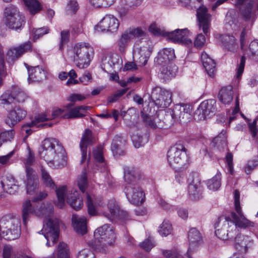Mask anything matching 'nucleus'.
<instances>
[{
  "label": "nucleus",
  "mask_w": 258,
  "mask_h": 258,
  "mask_svg": "<svg viewBox=\"0 0 258 258\" xmlns=\"http://www.w3.org/2000/svg\"><path fill=\"white\" fill-rule=\"evenodd\" d=\"M222 40L224 47L228 51L234 52L238 48V42L234 36L225 35Z\"/></svg>",
  "instance_id": "nucleus-37"
},
{
  "label": "nucleus",
  "mask_w": 258,
  "mask_h": 258,
  "mask_svg": "<svg viewBox=\"0 0 258 258\" xmlns=\"http://www.w3.org/2000/svg\"><path fill=\"white\" fill-rule=\"evenodd\" d=\"M145 33L140 28H130L121 33L116 42L118 50L121 53H124L127 49L130 41L135 38L142 37Z\"/></svg>",
  "instance_id": "nucleus-15"
},
{
  "label": "nucleus",
  "mask_w": 258,
  "mask_h": 258,
  "mask_svg": "<svg viewBox=\"0 0 258 258\" xmlns=\"http://www.w3.org/2000/svg\"><path fill=\"white\" fill-rule=\"evenodd\" d=\"M216 101L209 99L203 101L195 111L194 118L200 121L205 120L207 117L213 115L216 111Z\"/></svg>",
  "instance_id": "nucleus-18"
},
{
  "label": "nucleus",
  "mask_w": 258,
  "mask_h": 258,
  "mask_svg": "<svg viewBox=\"0 0 258 258\" xmlns=\"http://www.w3.org/2000/svg\"><path fill=\"white\" fill-rule=\"evenodd\" d=\"M203 0H190L187 9H197V16L199 21V26L202 28L206 35H208L211 25V16L208 13L207 9L202 5Z\"/></svg>",
  "instance_id": "nucleus-13"
},
{
  "label": "nucleus",
  "mask_w": 258,
  "mask_h": 258,
  "mask_svg": "<svg viewBox=\"0 0 258 258\" xmlns=\"http://www.w3.org/2000/svg\"><path fill=\"white\" fill-rule=\"evenodd\" d=\"M26 115V112L19 106H15L8 111L6 123L13 127L23 120Z\"/></svg>",
  "instance_id": "nucleus-24"
},
{
  "label": "nucleus",
  "mask_w": 258,
  "mask_h": 258,
  "mask_svg": "<svg viewBox=\"0 0 258 258\" xmlns=\"http://www.w3.org/2000/svg\"><path fill=\"white\" fill-rule=\"evenodd\" d=\"M74 59L77 66L80 69H84L89 66L94 50L88 44L77 43L74 46Z\"/></svg>",
  "instance_id": "nucleus-10"
},
{
  "label": "nucleus",
  "mask_w": 258,
  "mask_h": 258,
  "mask_svg": "<svg viewBox=\"0 0 258 258\" xmlns=\"http://www.w3.org/2000/svg\"><path fill=\"white\" fill-rule=\"evenodd\" d=\"M172 229V226L169 221L165 220L159 227L158 231L162 236H166L171 233Z\"/></svg>",
  "instance_id": "nucleus-47"
},
{
  "label": "nucleus",
  "mask_w": 258,
  "mask_h": 258,
  "mask_svg": "<svg viewBox=\"0 0 258 258\" xmlns=\"http://www.w3.org/2000/svg\"><path fill=\"white\" fill-rule=\"evenodd\" d=\"M258 165V158L256 159H253L248 161L246 166L245 168V171L247 173H250L251 171L253 170L256 166Z\"/></svg>",
  "instance_id": "nucleus-60"
},
{
  "label": "nucleus",
  "mask_w": 258,
  "mask_h": 258,
  "mask_svg": "<svg viewBox=\"0 0 258 258\" xmlns=\"http://www.w3.org/2000/svg\"><path fill=\"white\" fill-rule=\"evenodd\" d=\"M40 213L33 209V213L44 217L43 230L44 231V237L47 240L46 245L51 246L49 241L51 240L54 244L58 240L59 236V220L53 217V207L49 204L46 207L41 208Z\"/></svg>",
  "instance_id": "nucleus-4"
},
{
  "label": "nucleus",
  "mask_w": 258,
  "mask_h": 258,
  "mask_svg": "<svg viewBox=\"0 0 258 258\" xmlns=\"http://www.w3.org/2000/svg\"><path fill=\"white\" fill-rule=\"evenodd\" d=\"M233 240H234V244L236 248L245 249L247 247L248 237L244 235L239 234L238 230L237 235Z\"/></svg>",
  "instance_id": "nucleus-41"
},
{
  "label": "nucleus",
  "mask_w": 258,
  "mask_h": 258,
  "mask_svg": "<svg viewBox=\"0 0 258 258\" xmlns=\"http://www.w3.org/2000/svg\"><path fill=\"white\" fill-rule=\"evenodd\" d=\"M232 87L228 86L221 89L218 94L219 101L224 104H229L233 100Z\"/></svg>",
  "instance_id": "nucleus-32"
},
{
  "label": "nucleus",
  "mask_w": 258,
  "mask_h": 258,
  "mask_svg": "<svg viewBox=\"0 0 258 258\" xmlns=\"http://www.w3.org/2000/svg\"><path fill=\"white\" fill-rule=\"evenodd\" d=\"M206 42L205 37L202 33L199 34L194 42V45L197 48H201Z\"/></svg>",
  "instance_id": "nucleus-59"
},
{
  "label": "nucleus",
  "mask_w": 258,
  "mask_h": 258,
  "mask_svg": "<svg viewBox=\"0 0 258 258\" xmlns=\"http://www.w3.org/2000/svg\"><path fill=\"white\" fill-rule=\"evenodd\" d=\"M190 33L187 29H177L171 32H168L167 37L174 42L190 45L192 41L188 38Z\"/></svg>",
  "instance_id": "nucleus-21"
},
{
  "label": "nucleus",
  "mask_w": 258,
  "mask_h": 258,
  "mask_svg": "<svg viewBox=\"0 0 258 258\" xmlns=\"http://www.w3.org/2000/svg\"><path fill=\"white\" fill-rule=\"evenodd\" d=\"M92 75L89 72H85L83 75L79 78V81L84 85H88L91 82Z\"/></svg>",
  "instance_id": "nucleus-62"
},
{
  "label": "nucleus",
  "mask_w": 258,
  "mask_h": 258,
  "mask_svg": "<svg viewBox=\"0 0 258 258\" xmlns=\"http://www.w3.org/2000/svg\"><path fill=\"white\" fill-rule=\"evenodd\" d=\"M98 205L103 208L104 211L103 212V215L111 222L118 219L125 222L130 219V216L127 212L121 210L114 199L109 200L106 205H103L101 202L98 203Z\"/></svg>",
  "instance_id": "nucleus-11"
},
{
  "label": "nucleus",
  "mask_w": 258,
  "mask_h": 258,
  "mask_svg": "<svg viewBox=\"0 0 258 258\" xmlns=\"http://www.w3.org/2000/svg\"><path fill=\"white\" fill-rule=\"evenodd\" d=\"M203 66L209 76L213 77L215 72V62L206 52L201 54Z\"/></svg>",
  "instance_id": "nucleus-31"
},
{
  "label": "nucleus",
  "mask_w": 258,
  "mask_h": 258,
  "mask_svg": "<svg viewBox=\"0 0 258 258\" xmlns=\"http://www.w3.org/2000/svg\"><path fill=\"white\" fill-rule=\"evenodd\" d=\"M203 187L201 180L197 175L193 178L191 183L188 185V195L191 200L197 201L203 197Z\"/></svg>",
  "instance_id": "nucleus-25"
},
{
  "label": "nucleus",
  "mask_w": 258,
  "mask_h": 258,
  "mask_svg": "<svg viewBox=\"0 0 258 258\" xmlns=\"http://www.w3.org/2000/svg\"><path fill=\"white\" fill-rule=\"evenodd\" d=\"M48 119L49 118L47 117L46 115L44 114H41L36 115L35 117V119L33 120V127L46 128L52 126V123H41L39 124V123L45 121Z\"/></svg>",
  "instance_id": "nucleus-43"
},
{
  "label": "nucleus",
  "mask_w": 258,
  "mask_h": 258,
  "mask_svg": "<svg viewBox=\"0 0 258 258\" xmlns=\"http://www.w3.org/2000/svg\"><path fill=\"white\" fill-rule=\"evenodd\" d=\"M221 175L219 172L217 174L211 179L207 181V185L210 190H217L221 186Z\"/></svg>",
  "instance_id": "nucleus-42"
},
{
  "label": "nucleus",
  "mask_w": 258,
  "mask_h": 258,
  "mask_svg": "<svg viewBox=\"0 0 258 258\" xmlns=\"http://www.w3.org/2000/svg\"><path fill=\"white\" fill-rule=\"evenodd\" d=\"M116 0H89L90 4L96 8H106L112 5Z\"/></svg>",
  "instance_id": "nucleus-49"
},
{
  "label": "nucleus",
  "mask_w": 258,
  "mask_h": 258,
  "mask_svg": "<svg viewBox=\"0 0 258 258\" xmlns=\"http://www.w3.org/2000/svg\"><path fill=\"white\" fill-rule=\"evenodd\" d=\"M94 235V240L88 242V245L96 251L105 253L108 246L112 245L115 242L114 229L109 224H104L97 228Z\"/></svg>",
  "instance_id": "nucleus-5"
},
{
  "label": "nucleus",
  "mask_w": 258,
  "mask_h": 258,
  "mask_svg": "<svg viewBox=\"0 0 258 258\" xmlns=\"http://www.w3.org/2000/svg\"><path fill=\"white\" fill-rule=\"evenodd\" d=\"M140 245L142 248L148 251L156 245V243L153 238L150 236L141 243Z\"/></svg>",
  "instance_id": "nucleus-53"
},
{
  "label": "nucleus",
  "mask_w": 258,
  "mask_h": 258,
  "mask_svg": "<svg viewBox=\"0 0 258 258\" xmlns=\"http://www.w3.org/2000/svg\"><path fill=\"white\" fill-rule=\"evenodd\" d=\"M152 52V48L150 47L143 46L138 48L133 51L134 60L139 67H144L147 64Z\"/></svg>",
  "instance_id": "nucleus-23"
},
{
  "label": "nucleus",
  "mask_w": 258,
  "mask_h": 258,
  "mask_svg": "<svg viewBox=\"0 0 258 258\" xmlns=\"http://www.w3.org/2000/svg\"><path fill=\"white\" fill-rule=\"evenodd\" d=\"M3 258H31L23 252H15L10 245H6L3 249Z\"/></svg>",
  "instance_id": "nucleus-39"
},
{
  "label": "nucleus",
  "mask_w": 258,
  "mask_h": 258,
  "mask_svg": "<svg viewBox=\"0 0 258 258\" xmlns=\"http://www.w3.org/2000/svg\"><path fill=\"white\" fill-rule=\"evenodd\" d=\"M14 132L13 130L5 131L0 134V138L3 142L10 141L14 137Z\"/></svg>",
  "instance_id": "nucleus-58"
},
{
  "label": "nucleus",
  "mask_w": 258,
  "mask_h": 258,
  "mask_svg": "<svg viewBox=\"0 0 258 258\" xmlns=\"http://www.w3.org/2000/svg\"><path fill=\"white\" fill-rule=\"evenodd\" d=\"M32 214V203L30 199H28L24 202L22 209V218L24 224L26 226L27 222L31 219Z\"/></svg>",
  "instance_id": "nucleus-35"
},
{
  "label": "nucleus",
  "mask_w": 258,
  "mask_h": 258,
  "mask_svg": "<svg viewBox=\"0 0 258 258\" xmlns=\"http://www.w3.org/2000/svg\"><path fill=\"white\" fill-rule=\"evenodd\" d=\"M93 156L95 160L101 166V171H103L106 170V164L104 161L103 156V147L100 146L93 150Z\"/></svg>",
  "instance_id": "nucleus-40"
},
{
  "label": "nucleus",
  "mask_w": 258,
  "mask_h": 258,
  "mask_svg": "<svg viewBox=\"0 0 258 258\" xmlns=\"http://www.w3.org/2000/svg\"><path fill=\"white\" fill-rule=\"evenodd\" d=\"M41 176L43 183L46 186L51 188L55 187V184L49 173L42 167L41 169Z\"/></svg>",
  "instance_id": "nucleus-45"
},
{
  "label": "nucleus",
  "mask_w": 258,
  "mask_h": 258,
  "mask_svg": "<svg viewBox=\"0 0 258 258\" xmlns=\"http://www.w3.org/2000/svg\"><path fill=\"white\" fill-rule=\"evenodd\" d=\"M57 202L55 205L62 208L64 205L65 199L70 205L75 210H80L83 206L82 198L79 196L77 190L68 191L66 186H62L56 190Z\"/></svg>",
  "instance_id": "nucleus-8"
},
{
  "label": "nucleus",
  "mask_w": 258,
  "mask_h": 258,
  "mask_svg": "<svg viewBox=\"0 0 258 258\" xmlns=\"http://www.w3.org/2000/svg\"><path fill=\"white\" fill-rule=\"evenodd\" d=\"M248 51L251 53L252 56H258V41H252L249 44Z\"/></svg>",
  "instance_id": "nucleus-61"
},
{
  "label": "nucleus",
  "mask_w": 258,
  "mask_h": 258,
  "mask_svg": "<svg viewBox=\"0 0 258 258\" xmlns=\"http://www.w3.org/2000/svg\"><path fill=\"white\" fill-rule=\"evenodd\" d=\"M45 78V72L39 66L33 67V82H39Z\"/></svg>",
  "instance_id": "nucleus-46"
},
{
  "label": "nucleus",
  "mask_w": 258,
  "mask_h": 258,
  "mask_svg": "<svg viewBox=\"0 0 258 258\" xmlns=\"http://www.w3.org/2000/svg\"><path fill=\"white\" fill-rule=\"evenodd\" d=\"M21 234L20 219L10 214L4 216L0 221V238L8 240L18 238Z\"/></svg>",
  "instance_id": "nucleus-7"
},
{
  "label": "nucleus",
  "mask_w": 258,
  "mask_h": 258,
  "mask_svg": "<svg viewBox=\"0 0 258 258\" xmlns=\"http://www.w3.org/2000/svg\"><path fill=\"white\" fill-rule=\"evenodd\" d=\"M26 93L18 86H13L0 97V105L4 108L13 107L17 102L23 103L27 99Z\"/></svg>",
  "instance_id": "nucleus-12"
},
{
  "label": "nucleus",
  "mask_w": 258,
  "mask_h": 258,
  "mask_svg": "<svg viewBox=\"0 0 258 258\" xmlns=\"http://www.w3.org/2000/svg\"><path fill=\"white\" fill-rule=\"evenodd\" d=\"M211 144L212 147L219 151H223L227 147L225 133L222 132L218 136L214 138Z\"/></svg>",
  "instance_id": "nucleus-36"
},
{
  "label": "nucleus",
  "mask_w": 258,
  "mask_h": 258,
  "mask_svg": "<svg viewBox=\"0 0 258 258\" xmlns=\"http://www.w3.org/2000/svg\"><path fill=\"white\" fill-rule=\"evenodd\" d=\"M50 29L48 27H43L37 29L33 28V41H35L44 35L48 34Z\"/></svg>",
  "instance_id": "nucleus-52"
},
{
  "label": "nucleus",
  "mask_w": 258,
  "mask_h": 258,
  "mask_svg": "<svg viewBox=\"0 0 258 258\" xmlns=\"http://www.w3.org/2000/svg\"><path fill=\"white\" fill-rule=\"evenodd\" d=\"M160 68L161 74L164 79H170L175 76L177 67L173 63L163 64Z\"/></svg>",
  "instance_id": "nucleus-34"
},
{
  "label": "nucleus",
  "mask_w": 258,
  "mask_h": 258,
  "mask_svg": "<svg viewBox=\"0 0 258 258\" xmlns=\"http://www.w3.org/2000/svg\"><path fill=\"white\" fill-rule=\"evenodd\" d=\"M78 185L79 189L82 192H84L86 188L88 186V182L87 179L86 173H83L79 177L78 179Z\"/></svg>",
  "instance_id": "nucleus-54"
},
{
  "label": "nucleus",
  "mask_w": 258,
  "mask_h": 258,
  "mask_svg": "<svg viewBox=\"0 0 258 258\" xmlns=\"http://www.w3.org/2000/svg\"><path fill=\"white\" fill-rule=\"evenodd\" d=\"M78 258H95L93 252L87 249L80 251L78 254Z\"/></svg>",
  "instance_id": "nucleus-63"
},
{
  "label": "nucleus",
  "mask_w": 258,
  "mask_h": 258,
  "mask_svg": "<svg viewBox=\"0 0 258 258\" xmlns=\"http://www.w3.org/2000/svg\"><path fill=\"white\" fill-rule=\"evenodd\" d=\"M72 220L74 229L78 233L83 235L87 233V219L84 216L74 214Z\"/></svg>",
  "instance_id": "nucleus-28"
},
{
  "label": "nucleus",
  "mask_w": 258,
  "mask_h": 258,
  "mask_svg": "<svg viewBox=\"0 0 258 258\" xmlns=\"http://www.w3.org/2000/svg\"><path fill=\"white\" fill-rule=\"evenodd\" d=\"M245 63V57L242 56L240 59V62L238 65L236 72V78L238 80H239L243 72L244 66Z\"/></svg>",
  "instance_id": "nucleus-57"
},
{
  "label": "nucleus",
  "mask_w": 258,
  "mask_h": 258,
  "mask_svg": "<svg viewBox=\"0 0 258 258\" xmlns=\"http://www.w3.org/2000/svg\"><path fill=\"white\" fill-rule=\"evenodd\" d=\"M167 158L169 165L173 168L184 167L189 161L186 150L181 143H176L169 149Z\"/></svg>",
  "instance_id": "nucleus-9"
},
{
  "label": "nucleus",
  "mask_w": 258,
  "mask_h": 258,
  "mask_svg": "<svg viewBox=\"0 0 258 258\" xmlns=\"http://www.w3.org/2000/svg\"><path fill=\"white\" fill-rule=\"evenodd\" d=\"M143 0H121L124 7L118 8V12L120 17L125 16L130 10H134L139 6Z\"/></svg>",
  "instance_id": "nucleus-29"
},
{
  "label": "nucleus",
  "mask_w": 258,
  "mask_h": 258,
  "mask_svg": "<svg viewBox=\"0 0 258 258\" xmlns=\"http://www.w3.org/2000/svg\"><path fill=\"white\" fill-rule=\"evenodd\" d=\"M67 114L66 110L63 108H54L53 109L52 112V116L53 118L60 117L66 118V115Z\"/></svg>",
  "instance_id": "nucleus-56"
},
{
  "label": "nucleus",
  "mask_w": 258,
  "mask_h": 258,
  "mask_svg": "<svg viewBox=\"0 0 258 258\" xmlns=\"http://www.w3.org/2000/svg\"><path fill=\"white\" fill-rule=\"evenodd\" d=\"M119 25L118 19L111 15H105L94 27V30L98 33L115 32Z\"/></svg>",
  "instance_id": "nucleus-17"
},
{
  "label": "nucleus",
  "mask_w": 258,
  "mask_h": 258,
  "mask_svg": "<svg viewBox=\"0 0 258 258\" xmlns=\"http://www.w3.org/2000/svg\"><path fill=\"white\" fill-rule=\"evenodd\" d=\"M87 204L89 215L90 216H97L98 213L95 206L96 203H95V204L93 203L91 197L88 194L87 195Z\"/></svg>",
  "instance_id": "nucleus-48"
},
{
  "label": "nucleus",
  "mask_w": 258,
  "mask_h": 258,
  "mask_svg": "<svg viewBox=\"0 0 258 258\" xmlns=\"http://www.w3.org/2000/svg\"><path fill=\"white\" fill-rule=\"evenodd\" d=\"M32 47L30 41H27L21 45L10 48L7 52L6 59L8 63H13L21 57L24 53L30 51Z\"/></svg>",
  "instance_id": "nucleus-20"
},
{
  "label": "nucleus",
  "mask_w": 258,
  "mask_h": 258,
  "mask_svg": "<svg viewBox=\"0 0 258 258\" xmlns=\"http://www.w3.org/2000/svg\"><path fill=\"white\" fill-rule=\"evenodd\" d=\"M32 120L29 123L23 124L22 126V132L26 134L23 142L26 143L27 147L25 157L23 160L26 176L24 177L23 180L26 186L27 193L29 195H31L32 191V154L31 149L26 142V139L32 133Z\"/></svg>",
  "instance_id": "nucleus-6"
},
{
  "label": "nucleus",
  "mask_w": 258,
  "mask_h": 258,
  "mask_svg": "<svg viewBox=\"0 0 258 258\" xmlns=\"http://www.w3.org/2000/svg\"><path fill=\"white\" fill-rule=\"evenodd\" d=\"M125 140L119 136H116L113 140L111 144V150L114 155H120L124 153V151L122 149V146L124 145Z\"/></svg>",
  "instance_id": "nucleus-38"
},
{
  "label": "nucleus",
  "mask_w": 258,
  "mask_h": 258,
  "mask_svg": "<svg viewBox=\"0 0 258 258\" xmlns=\"http://www.w3.org/2000/svg\"><path fill=\"white\" fill-rule=\"evenodd\" d=\"M4 189L10 194H15L18 192L19 185L18 181L12 175L7 176L5 182H2Z\"/></svg>",
  "instance_id": "nucleus-30"
},
{
  "label": "nucleus",
  "mask_w": 258,
  "mask_h": 258,
  "mask_svg": "<svg viewBox=\"0 0 258 258\" xmlns=\"http://www.w3.org/2000/svg\"><path fill=\"white\" fill-rule=\"evenodd\" d=\"M171 92L163 90L161 88H154L151 93V98L158 107L166 108L171 103Z\"/></svg>",
  "instance_id": "nucleus-19"
},
{
  "label": "nucleus",
  "mask_w": 258,
  "mask_h": 258,
  "mask_svg": "<svg viewBox=\"0 0 258 258\" xmlns=\"http://www.w3.org/2000/svg\"><path fill=\"white\" fill-rule=\"evenodd\" d=\"M57 258H70L68 246L63 242H59L57 245Z\"/></svg>",
  "instance_id": "nucleus-44"
},
{
  "label": "nucleus",
  "mask_w": 258,
  "mask_h": 258,
  "mask_svg": "<svg viewBox=\"0 0 258 258\" xmlns=\"http://www.w3.org/2000/svg\"><path fill=\"white\" fill-rule=\"evenodd\" d=\"M158 117H155L152 120L151 117L144 115L143 116V120L145 122L148 124L151 127L156 128H162L164 126L162 124H161V122L158 123Z\"/></svg>",
  "instance_id": "nucleus-50"
},
{
  "label": "nucleus",
  "mask_w": 258,
  "mask_h": 258,
  "mask_svg": "<svg viewBox=\"0 0 258 258\" xmlns=\"http://www.w3.org/2000/svg\"><path fill=\"white\" fill-rule=\"evenodd\" d=\"M61 40L59 44V50L63 49V45L69 40L70 32L68 30L62 31L60 33Z\"/></svg>",
  "instance_id": "nucleus-55"
},
{
  "label": "nucleus",
  "mask_w": 258,
  "mask_h": 258,
  "mask_svg": "<svg viewBox=\"0 0 258 258\" xmlns=\"http://www.w3.org/2000/svg\"><path fill=\"white\" fill-rule=\"evenodd\" d=\"M189 241V248L187 251V254L190 250L196 249L202 243V236L200 231L195 228H191L189 229L188 234Z\"/></svg>",
  "instance_id": "nucleus-27"
},
{
  "label": "nucleus",
  "mask_w": 258,
  "mask_h": 258,
  "mask_svg": "<svg viewBox=\"0 0 258 258\" xmlns=\"http://www.w3.org/2000/svg\"><path fill=\"white\" fill-rule=\"evenodd\" d=\"M191 111V106L187 104L176 105L173 110L168 109L165 114V119H170V124H173L175 120L188 118Z\"/></svg>",
  "instance_id": "nucleus-16"
},
{
  "label": "nucleus",
  "mask_w": 258,
  "mask_h": 258,
  "mask_svg": "<svg viewBox=\"0 0 258 258\" xmlns=\"http://www.w3.org/2000/svg\"><path fill=\"white\" fill-rule=\"evenodd\" d=\"M141 178L137 169L128 166L124 168V192L128 201L136 205L142 204L145 198V194L139 185Z\"/></svg>",
  "instance_id": "nucleus-3"
},
{
  "label": "nucleus",
  "mask_w": 258,
  "mask_h": 258,
  "mask_svg": "<svg viewBox=\"0 0 258 258\" xmlns=\"http://www.w3.org/2000/svg\"><path fill=\"white\" fill-rule=\"evenodd\" d=\"M39 155L41 159L53 168H61L67 163L64 148L56 138H47L42 141Z\"/></svg>",
  "instance_id": "nucleus-2"
},
{
  "label": "nucleus",
  "mask_w": 258,
  "mask_h": 258,
  "mask_svg": "<svg viewBox=\"0 0 258 258\" xmlns=\"http://www.w3.org/2000/svg\"><path fill=\"white\" fill-rule=\"evenodd\" d=\"M162 253L166 258L178 257V254L176 250H162Z\"/></svg>",
  "instance_id": "nucleus-64"
},
{
  "label": "nucleus",
  "mask_w": 258,
  "mask_h": 258,
  "mask_svg": "<svg viewBox=\"0 0 258 258\" xmlns=\"http://www.w3.org/2000/svg\"><path fill=\"white\" fill-rule=\"evenodd\" d=\"M90 106L81 105L71 108L67 114L66 115V119L82 118L85 116L86 111L90 109Z\"/></svg>",
  "instance_id": "nucleus-33"
},
{
  "label": "nucleus",
  "mask_w": 258,
  "mask_h": 258,
  "mask_svg": "<svg viewBox=\"0 0 258 258\" xmlns=\"http://www.w3.org/2000/svg\"><path fill=\"white\" fill-rule=\"evenodd\" d=\"M96 142V139L93 135L92 132L89 129H86L83 134L80 147L82 152L81 163H83L87 159V147L93 145Z\"/></svg>",
  "instance_id": "nucleus-22"
},
{
  "label": "nucleus",
  "mask_w": 258,
  "mask_h": 258,
  "mask_svg": "<svg viewBox=\"0 0 258 258\" xmlns=\"http://www.w3.org/2000/svg\"><path fill=\"white\" fill-rule=\"evenodd\" d=\"M149 31L156 36H167L168 32L163 28L158 27L156 24H152L149 28Z\"/></svg>",
  "instance_id": "nucleus-51"
},
{
  "label": "nucleus",
  "mask_w": 258,
  "mask_h": 258,
  "mask_svg": "<svg viewBox=\"0 0 258 258\" xmlns=\"http://www.w3.org/2000/svg\"><path fill=\"white\" fill-rule=\"evenodd\" d=\"M234 198L235 209L237 214L232 213L233 220L229 217L221 216L215 224L216 235L223 240H233L237 234V227L246 228L254 226V223L247 219L242 212L240 205V194L237 190H234Z\"/></svg>",
  "instance_id": "nucleus-1"
},
{
  "label": "nucleus",
  "mask_w": 258,
  "mask_h": 258,
  "mask_svg": "<svg viewBox=\"0 0 258 258\" xmlns=\"http://www.w3.org/2000/svg\"><path fill=\"white\" fill-rule=\"evenodd\" d=\"M175 56L174 50L171 48H163L160 50L154 61L157 66L171 63L170 61L174 59Z\"/></svg>",
  "instance_id": "nucleus-26"
},
{
  "label": "nucleus",
  "mask_w": 258,
  "mask_h": 258,
  "mask_svg": "<svg viewBox=\"0 0 258 258\" xmlns=\"http://www.w3.org/2000/svg\"><path fill=\"white\" fill-rule=\"evenodd\" d=\"M6 24L10 28L20 29L25 24V17L20 13L18 8L10 5L5 9Z\"/></svg>",
  "instance_id": "nucleus-14"
}]
</instances>
